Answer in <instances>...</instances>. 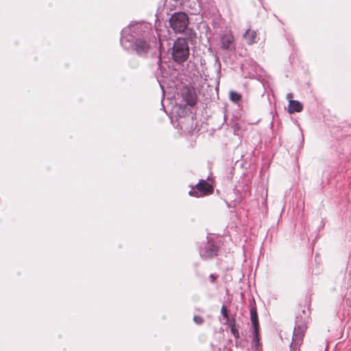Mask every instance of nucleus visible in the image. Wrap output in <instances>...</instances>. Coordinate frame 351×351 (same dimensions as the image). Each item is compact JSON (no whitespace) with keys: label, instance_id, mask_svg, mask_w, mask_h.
Returning <instances> with one entry per match:
<instances>
[{"label":"nucleus","instance_id":"14","mask_svg":"<svg viewBox=\"0 0 351 351\" xmlns=\"http://www.w3.org/2000/svg\"><path fill=\"white\" fill-rule=\"evenodd\" d=\"M230 99L233 102H238L241 99V95L237 92L230 91Z\"/></svg>","mask_w":351,"mask_h":351},{"label":"nucleus","instance_id":"11","mask_svg":"<svg viewBox=\"0 0 351 351\" xmlns=\"http://www.w3.org/2000/svg\"><path fill=\"white\" fill-rule=\"evenodd\" d=\"M304 326H298L295 327L293 335V339L295 341H300L303 336Z\"/></svg>","mask_w":351,"mask_h":351},{"label":"nucleus","instance_id":"18","mask_svg":"<svg viewBox=\"0 0 351 351\" xmlns=\"http://www.w3.org/2000/svg\"><path fill=\"white\" fill-rule=\"evenodd\" d=\"M179 110L181 111V112H178V114L179 117H182V115H184L185 113H186L185 109H182L180 107L179 108Z\"/></svg>","mask_w":351,"mask_h":351},{"label":"nucleus","instance_id":"9","mask_svg":"<svg viewBox=\"0 0 351 351\" xmlns=\"http://www.w3.org/2000/svg\"><path fill=\"white\" fill-rule=\"evenodd\" d=\"M221 47L224 49L230 48L231 45L233 43L234 37L230 33L224 34L221 39Z\"/></svg>","mask_w":351,"mask_h":351},{"label":"nucleus","instance_id":"16","mask_svg":"<svg viewBox=\"0 0 351 351\" xmlns=\"http://www.w3.org/2000/svg\"><path fill=\"white\" fill-rule=\"evenodd\" d=\"M193 321L195 324L200 325L204 322V319L201 316L195 315L193 317Z\"/></svg>","mask_w":351,"mask_h":351},{"label":"nucleus","instance_id":"6","mask_svg":"<svg viewBox=\"0 0 351 351\" xmlns=\"http://www.w3.org/2000/svg\"><path fill=\"white\" fill-rule=\"evenodd\" d=\"M181 95L187 105L190 106L195 105L197 102V97L193 89L185 88L182 90Z\"/></svg>","mask_w":351,"mask_h":351},{"label":"nucleus","instance_id":"10","mask_svg":"<svg viewBox=\"0 0 351 351\" xmlns=\"http://www.w3.org/2000/svg\"><path fill=\"white\" fill-rule=\"evenodd\" d=\"M250 320L253 326V329L259 328L258 314L256 307H252L250 309Z\"/></svg>","mask_w":351,"mask_h":351},{"label":"nucleus","instance_id":"19","mask_svg":"<svg viewBox=\"0 0 351 351\" xmlns=\"http://www.w3.org/2000/svg\"><path fill=\"white\" fill-rule=\"evenodd\" d=\"M292 97H293L292 93H288L287 95V99L289 100L291 99Z\"/></svg>","mask_w":351,"mask_h":351},{"label":"nucleus","instance_id":"15","mask_svg":"<svg viewBox=\"0 0 351 351\" xmlns=\"http://www.w3.org/2000/svg\"><path fill=\"white\" fill-rule=\"evenodd\" d=\"M221 313L223 317L227 319L226 322L228 323V319H228L227 308L225 305L222 306L221 309Z\"/></svg>","mask_w":351,"mask_h":351},{"label":"nucleus","instance_id":"1","mask_svg":"<svg viewBox=\"0 0 351 351\" xmlns=\"http://www.w3.org/2000/svg\"><path fill=\"white\" fill-rule=\"evenodd\" d=\"M154 37L151 25L139 22L131 23L123 29L120 42L124 49L144 56L149 51L151 39Z\"/></svg>","mask_w":351,"mask_h":351},{"label":"nucleus","instance_id":"12","mask_svg":"<svg viewBox=\"0 0 351 351\" xmlns=\"http://www.w3.org/2000/svg\"><path fill=\"white\" fill-rule=\"evenodd\" d=\"M227 324H228V326L230 328V331H231L232 334L234 335V337L236 339H238L239 337V332L235 326V319H228Z\"/></svg>","mask_w":351,"mask_h":351},{"label":"nucleus","instance_id":"13","mask_svg":"<svg viewBox=\"0 0 351 351\" xmlns=\"http://www.w3.org/2000/svg\"><path fill=\"white\" fill-rule=\"evenodd\" d=\"M258 330H259V328H256V329H254V331H253L252 343H254L256 348H258V347L259 346Z\"/></svg>","mask_w":351,"mask_h":351},{"label":"nucleus","instance_id":"5","mask_svg":"<svg viewBox=\"0 0 351 351\" xmlns=\"http://www.w3.org/2000/svg\"><path fill=\"white\" fill-rule=\"evenodd\" d=\"M219 247L213 241H208L201 247L200 256L204 259L212 258L217 255Z\"/></svg>","mask_w":351,"mask_h":351},{"label":"nucleus","instance_id":"17","mask_svg":"<svg viewBox=\"0 0 351 351\" xmlns=\"http://www.w3.org/2000/svg\"><path fill=\"white\" fill-rule=\"evenodd\" d=\"M217 278V276H216L215 274H211L210 276H209V279L212 282H214L215 279Z\"/></svg>","mask_w":351,"mask_h":351},{"label":"nucleus","instance_id":"8","mask_svg":"<svg viewBox=\"0 0 351 351\" xmlns=\"http://www.w3.org/2000/svg\"><path fill=\"white\" fill-rule=\"evenodd\" d=\"M303 106L302 104L297 101V100H292L290 99L289 101V106H288V112L290 114H293L294 112H300L302 110Z\"/></svg>","mask_w":351,"mask_h":351},{"label":"nucleus","instance_id":"3","mask_svg":"<svg viewBox=\"0 0 351 351\" xmlns=\"http://www.w3.org/2000/svg\"><path fill=\"white\" fill-rule=\"evenodd\" d=\"M169 22L176 33H182L188 27L189 17L184 12H176L170 17Z\"/></svg>","mask_w":351,"mask_h":351},{"label":"nucleus","instance_id":"4","mask_svg":"<svg viewBox=\"0 0 351 351\" xmlns=\"http://www.w3.org/2000/svg\"><path fill=\"white\" fill-rule=\"evenodd\" d=\"M213 191L211 186L205 180H201L195 187L189 192L191 196L202 197L210 193Z\"/></svg>","mask_w":351,"mask_h":351},{"label":"nucleus","instance_id":"2","mask_svg":"<svg viewBox=\"0 0 351 351\" xmlns=\"http://www.w3.org/2000/svg\"><path fill=\"white\" fill-rule=\"evenodd\" d=\"M171 56L178 64L186 61L189 56V47L186 39L178 38L174 41L171 48Z\"/></svg>","mask_w":351,"mask_h":351},{"label":"nucleus","instance_id":"7","mask_svg":"<svg viewBox=\"0 0 351 351\" xmlns=\"http://www.w3.org/2000/svg\"><path fill=\"white\" fill-rule=\"evenodd\" d=\"M243 39L249 45H252L256 42L257 33L254 30L248 29L243 35Z\"/></svg>","mask_w":351,"mask_h":351}]
</instances>
